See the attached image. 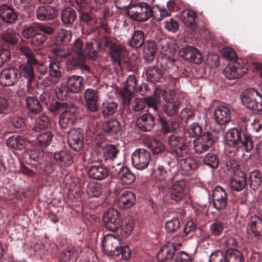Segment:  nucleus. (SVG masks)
Listing matches in <instances>:
<instances>
[{"label": "nucleus", "instance_id": "obj_27", "mask_svg": "<svg viewBox=\"0 0 262 262\" xmlns=\"http://www.w3.org/2000/svg\"><path fill=\"white\" fill-rule=\"evenodd\" d=\"M177 51L169 47L163 48L161 52L160 58L161 65H166L168 67L169 64L172 65L176 61V54Z\"/></svg>", "mask_w": 262, "mask_h": 262}, {"label": "nucleus", "instance_id": "obj_34", "mask_svg": "<svg viewBox=\"0 0 262 262\" xmlns=\"http://www.w3.org/2000/svg\"><path fill=\"white\" fill-rule=\"evenodd\" d=\"M241 133L236 128L228 130L226 135V140L229 146L236 148L239 144Z\"/></svg>", "mask_w": 262, "mask_h": 262}, {"label": "nucleus", "instance_id": "obj_21", "mask_svg": "<svg viewBox=\"0 0 262 262\" xmlns=\"http://www.w3.org/2000/svg\"><path fill=\"white\" fill-rule=\"evenodd\" d=\"M182 56L186 60L193 62L195 64H200L203 61V56L196 48L187 46L182 49Z\"/></svg>", "mask_w": 262, "mask_h": 262}, {"label": "nucleus", "instance_id": "obj_55", "mask_svg": "<svg viewBox=\"0 0 262 262\" xmlns=\"http://www.w3.org/2000/svg\"><path fill=\"white\" fill-rule=\"evenodd\" d=\"M146 74L148 80L153 83L159 81L162 76L157 68L154 67L148 68L146 70Z\"/></svg>", "mask_w": 262, "mask_h": 262}, {"label": "nucleus", "instance_id": "obj_64", "mask_svg": "<svg viewBox=\"0 0 262 262\" xmlns=\"http://www.w3.org/2000/svg\"><path fill=\"white\" fill-rule=\"evenodd\" d=\"M202 127L197 123L190 125L188 129V133L191 137L200 136L202 133Z\"/></svg>", "mask_w": 262, "mask_h": 262}, {"label": "nucleus", "instance_id": "obj_50", "mask_svg": "<svg viewBox=\"0 0 262 262\" xmlns=\"http://www.w3.org/2000/svg\"><path fill=\"white\" fill-rule=\"evenodd\" d=\"M194 152L197 154H202L211 148L207 144L200 138L195 139L193 142Z\"/></svg>", "mask_w": 262, "mask_h": 262}, {"label": "nucleus", "instance_id": "obj_6", "mask_svg": "<svg viewBox=\"0 0 262 262\" xmlns=\"http://www.w3.org/2000/svg\"><path fill=\"white\" fill-rule=\"evenodd\" d=\"M168 142L171 149L176 156L185 157L188 156V147L184 135H171L168 138Z\"/></svg>", "mask_w": 262, "mask_h": 262}, {"label": "nucleus", "instance_id": "obj_14", "mask_svg": "<svg viewBox=\"0 0 262 262\" xmlns=\"http://www.w3.org/2000/svg\"><path fill=\"white\" fill-rule=\"evenodd\" d=\"M83 134L80 129H71L68 136L69 146L75 151H79L82 147Z\"/></svg>", "mask_w": 262, "mask_h": 262}, {"label": "nucleus", "instance_id": "obj_22", "mask_svg": "<svg viewBox=\"0 0 262 262\" xmlns=\"http://www.w3.org/2000/svg\"><path fill=\"white\" fill-rule=\"evenodd\" d=\"M136 201L135 193L130 191H126L121 194L118 198V206L119 208L126 210L133 206Z\"/></svg>", "mask_w": 262, "mask_h": 262}, {"label": "nucleus", "instance_id": "obj_23", "mask_svg": "<svg viewBox=\"0 0 262 262\" xmlns=\"http://www.w3.org/2000/svg\"><path fill=\"white\" fill-rule=\"evenodd\" d=\"M88 176L92 179L103 180L108 176V170L102 165H93L88 170Z\"/></svg>", "mask_w": 262, "mask_h": 262}, {"label": "nucleus", "instance_id": "obj_48", "mask_svg": "<svg viewBox=\"0 0 262 262\" xmlns=\"http://www.w3.org/2000/svg\"><path fill=\"white\" fill-rule=\"evenodd\" d=\"M72 37L71 31L63 29H58L56 32V39L62 43L67 44L69 42Z\"/></svg>", "mask_w": 262, "mask_h": 262}, {"label": "nucleus", "instance_id": "obj_26", "mask_svg": "<svg viewBox=\"0 0 262 262\" xmlns=\"http://www.w3.org/2000/svg\"><path fill=\"white\" fill-rule=\"evenodd\" d=\"M248 227L254 237L258 239L262 238V218L256 215L252 216Z\"/></svg>", "mask_w": 262, "mask_h": 262}, {"label": "nucleus", "instance_id": "obj_25", "mask_svg": "<svg viewBox=\"0 0 262 262\" xmlns=\"http://www.w3.org/2000/svg\"><path fill=\"white\" fill-rule=\"evenodd\" d=\"M37 18L41 21L53 20L57 16V11L50 6L39 7L36 11Z\"/></svg>", "mask_w": 262, "mask_h": 262}, {"label": "nucleus", "instance_id": "obj_18", "mask_svg": "<svg viewBox=\"0 0 262 262\" xmlns=\"http://www.w3.org/2000/svg\"><path fill=\"white\" fill-rule=\"evenodd\" d=\"M120 243L119 239L114 235L107 234L103 241L104 250L109 252L112 256H118L117 250L119 247Z\"/></svg>", "mask_w": 262, "mask_h": 262}, {"label": "nucleus", "instance_id": "obj_42", "mask_svg": "<svg viewBox=\"0 0 262 262\" xmlns=\"http://www.w3.org/2000/svg\"><path fill=\"white\" fill-rule=\"evenodd\" d=\"M27 155L31 161L36 162L38 164H42L44 162L43 160V153L39 149H36L32 146L31 148L28 149Z\"/></svg>", "mask_w": 262, "mask_h": 262}, {"label": "nucleus", "instance_id": "obj_16", "mask_svg": "<svg viewBox=\"0 0 262 262\" xmlns=\"http://www.w3.org/2000/svg\"><path fill=\"white\" fill-rule=\"evenodd\" d=\"M84 99L86 106L90 111L96 112L98 110L99 96L97 91L93 89H87L84 93Z\"/></svg>", "mask_w": 262, "mask_h": 262}, {"label": "nucleus", "instance_id": "obj_38", "mask_svg": "<svg viewBox=\"0 0 262 262\" xmlns=\"http://www.w3.org/2000/svg\"><path fill=\"white\" fill-rule=\"evenodd\" d=\"M250 187L254 191L257 190L261 185V176L258 170H254L250 172L249 177Z\"/></svg>", "mask_w": 262, "mask_h": 262}, {"label": "nucleus", "instance_id": "obj_57", "mask_svg": "<svg viewBox=\"0 0 262 262\" xmlns=\"http://www.w3.org/2000/svg\"><path fill=\"white\" fill-rule=\"evenodd\" d=\"M86 191L90 196L99 197L102 193L101 185L98 183L90 184L88 185Z\"/></svg>", "mask_w": 262, "mask_h": 262}, {"label": "nucleus", "instance_id": "obj_51", "mask_svg": "<svg viewBox=\"0 0 262 262\" xmlns=\"http://www.w3.org/2000/svg\"><path fill=\"white\" fill-rule=\"evenodd\" d=\"M144 40V33L141 30L135 31L130 41V45L135 48L141 47Z\"/></svg>", "mask_w": 262, "mask_h": 262}, {"label": "nucleus", "instance_id": "obj_49", "mask_svg": "<svg viewBox=\"0 0 262 262\" xmlns=\"http://www.w3.org/2000/svg\"><path fill=\"white\" fill-rule=\"evenodd\" d=\"M180 165L181 169L186 172L193 170L197 167L195 161L190 157L184 158L180 160Z\"/></svg>", "mask_w": 262, "mask_h": 262}, {"label": "nucleus", "instance_id": "obj_30", "mask_svg": "<svg viewBox=\"0 0 262 262\" xmlns=\"http://www.w3.org/2000/svg\"><path fill=\"white\" fill-rule=\"evenodd\" d=\"M157 48L155 42L153 40H148L146 42L143 48V55L145 60L150 63L155 58Z\"/></svg>", "mask_w": 262, "mask_h": 262}, {"label": "nucleus", "instance_id": "obj_7", "mask_svg": "<svg viewBox=\"0 0 262 262\" xmlns=\"http://www.w3.org/2000/svg\"><path fill=\"white\" fill-rule=\"evenodd\" d=\"M151 159L149 151L144 148L136 149L132 155V161L137 169L143 170L147 167Z\"/></svg>", "mask_w": 262, "mask_h": 262}, {"label": "nucleus", "instance_id": "obj_11", "mask_svg": "<svg viewBox=\"0 0 262 262\" xmlns=\"http://www.w3.org/2000/svg\"><path fill=\"white\" fill-rule=\"evenodd\" d=\"M187 193V181L185 179L176 181L170 190V198L177 202L183 199Z\"/></svg>", "mask_w": 262, "mask_h": 262}, {"label": "nucleus", "instance_id": "obj_40", "mask_svg": "<svg viewBox=\"0 0 262 262\" xmlns=\"http://www.w3.org/2000/svg\"><path fill=\"white\" fill-rule=\"evenodd\" d=\"M103 129L111 135H116L120 130V124L116 119L110 120L104 123Z\"/></svg>", "mask_w": 262, "mask_h": 262}, {"label": "nucleus", "instance_id": "obj_36", "mask_svg": "<svg viewBox=\"0 0 262 262\" xmlns=\"http://www.w3.org/2000/svg\"><path fill=\"white\" fill-rule=\"evenodd\" d=\"M77 18L76 11L70 7H67L62 10L61 13L62 22L64 24L73 23Z\"/></svg>", "mask_w": 262, "mask_h": 262}, {"label": "nucleus", "instance_id": "obj_61", "mask_svg": "<svg viewBox=\"0 0 262 262\" xmlns=\"http://www.w3.org/2000/svg\"><path fill=\"white\" fill-rule=\"evenodd\" d=\"M239 143H241L247 152L251 151L254 147L252 139L250 135L243 134V137L240 136Z\"/></svg>", "mask_w": 262, "mask_h": 262}, {"label": "nucleus", "instance_id": "obj_32", "mask_svg": "<svg viewBox=\"0 0 262 262\" xmlns=\"http://www.w3.org/2000/svg\"><path fill=\"white\" fill-rule=\"evenodd\" d=\"M28 143V141L20 136H12L7 140L8 146L14 149L22 150Z\"/></svg>", "mask_w": 262, "mask_h": 262}, {"label": "nucleus", "instance_id": "obj_19", "mask_svg": "<svg viewBox=\"0 0 262 262\" xmlns=\"http://www.w3.org/2000/svg\"><path fill=\"white\" fill-rule=\"evenodd\" d=\"M246 185V175L241 170H236L231 177L230 186L232 190L239 191L243 190Z\"/></svg>", "mask_w": 262, "mask_h": 262}, {"label": "nucleus", "instance_id": "obj_33", "mask_svg": "<svg viewBox=\"0 0 262 262\" xmlns=\"http://www.w3.org/2000/svg\"><path fill=\"white\" fill-rule=\"evenodd\" d=\"M196 16L195 12L190 9H185L182 12L181 20L183 23L188 27L194 28L196 26Z\"/></svg>", "mask_w": 262, "mask_h": 262}, {"label": "nucleus", "instance_id": "obj_45", "mask_svg": "<svg viewBox=\"0 0 262 262\" xmlns=\"http://www.w3.org/2000/svg\"><path fill=\"white\" fill-rule=\"evenodd\" d=\"M180 104L179 101H166L163 107V110L165 114L168 116H173L179 111Z\"/></svg>", "mask_w": 262, "mask_h": 262}, {"label": "nucleus", "instance_id": "obj_28", "mask_svg": "<svg viewBox=\"0 0 262 262\" xmlns=\"http://www.w3.org/2000/svg\"><path fill=\"white\" fill-rule=\"evenodd\" d=\"M83 81V78L81 76H72L70 77L67 81L69 91L74 93H78L82 87Z\"/></svg>", "mask_w": 262, "mask_h": 262}, {"label": "nucleus", "instance_id": "obj_41", "mask_svg": "<svg viewBox=\"0 0 262 262\" xmlns=\"http://www.w3.org/2000/svg\"><path fill=\"white\" fill-rule=\"evenodd\" d=\"M175 249L173 247L169 248L163 247L157 254V258L160 261L171 260L174 255Z\"/></svg>", "mask_w": 262, "mask_h": 262}, {"label": "nucleus", "instance_id": "obj_60", "mask_svg": "<svg viewBox=\"0 0 262 262\" xmlns=\"http://www.w3.org/2000/svg\"><path fill=\"white\" fill-rule=\"evenodd\" d=\"M53 53L56 56L63 58L69 56L71 51L68 48H65L63 45H57L52 48Z\"/></svg>", "mask_w": 262, "mask_h": 262}, {"label": "nucleus", "instance_id": "obj_17", "mask_svg": "<svg viewBox=\"0 0 262 262\" xmlns=\"http://www.w3.org/2000/svg\"><path fill=\"white\" fill-rule=\"evenodd\" d=\"M214 120L220 125H226L231 120V113L228 107L224 105L217 107L214 112Z\"/></svg>", "mask_w": 262, "mask_h": 262}, {"label": "nucleus", "instance_id": "obj_15", "mask_svg": "<svg viewBox=\"0 0 262 262\" xmlns=\"http://www.w3.org/2000/svg\"><path fill=\"white\" fill-rule=\"evenodd\" d=\"M136 124L140 130L144 132H150L155 126V118L151 114H144L137 118Z\"/></svg>", "mask_w": 262, "mask_h": 262}, {"label": "nucleus", "instance_id": "obj_58", "mask_svg": "<svg viewBox=\"0 0 262 262\" xmlns=\"http://www.w3.org/2000/svg\"><path fill=\"white\" fill-rule=\"evenodd\" d=\"M225 228V224L219 221L212 223L209 227L211 233L215 236L221 235Z\"/></svg>", "mask_w": 262, "mask_h": 262}, {"label": "nucleus", "instance_id": "obj_52", "mask_svg": "<svg viewBox=\"0 0 262 262\" xmlns=\"http://www.w3.org/2000/svg\"><path fill=\"white\" fill-rule=\"evenodd\" d=\"M19 35L11 29H7L2 35V39L5 42L11 44L16 43L18 40Z\"/></svg>", "mask_w": 262, "mask_h": 262}, {"label": "nucleus", "instance_id": "obj_63", "mask_svg": "<svg viewBox=\"0 0 262 262\" xmlns=\"http://www.w3.org/2000/svg\"><path fill=\"white\" fill-rule=\"evenodd\" d=\"M84 52L87 57L91 59L95 60L97 57V51L94 49L93 42H87L84 47Z\"/></svg>", "mask_w": 262, "mask_h": 262}, {"label": "nucleus", "instance_id": "obj_43", "mask_svg": "<svg viewBox=\"0 0 262 262\" xmlns=\"http://www.w3.org/2000/svg\"><path fill=\"white\" fill-rule=\"evenodd\" d=\"M77 57H73L69 60V63L74 68H79L85 71H89V68L85 64V57L84 54L77 55Z\"/></svg>", "mask_w": 262, "mask_h": 262}, {"label": "nucleus", "instance_id": "obj_53", "mask_svg": "<svg viewBox=\"0 0 262 262\" xmlns=\"http://www.w3.org/2000/svg\"><path fill=\"white\" fill-rule=\"evenodd\" d=\"M203 162L206 165L212 168H216L219 164L217 156L212 152L208 153L203 159Z\"/></svg>", "mask_w": 262, "mask_h": 262}, {"label": "nucleus", "instance_id": "obj_24", "mask_svg": "<svg viewBox=\"0 0 262 262\" xmlns=\"http://www.w3.org/2000/svg\"><path fill=\"white\" fill-rule=\"evenodd\" d=\"M54 159L62 168L70 166L73 162L72 154L67 150L55 152L54 155Z\"/></svg>", "mask_w": 262, "mask_h": 262}, {"label": "nucleus", "instance_id": "obj_13", "mask_svg": "<svg viewBox=\"0 0 262 262\" xmlns=\"http://www.w3.org/2000/svg\"><path fill=\"white\" fill-rule=\"evenodd\" d=\"M49 75L44 79L42 83L46 85H50L52 83H57L56 80L61 77L62 68L60 63L56 60H52L49 65Z\"/></svg>", "mask_w": 262, "mask_h": 262}, {"label": "nucleus", "instance_id": "obj_9", "mask_svg": "<svg viewBox=\"0 0 262 262\" xmlns=\"http://www.w3.org/2000/svg\"><path fill=\"white\" fill-rule=\"evenodd\" d=\"M19 78L18 70L16 68L4 69L0 72V84L4 86L14 85Z\"/></svg>", "mask_w": 262, "mask_h": 262}, {"label": "nucleus", "instance_id": "obj_46", "mask_svg": "<svg viewBox=\"0 0 262 262\" xmlns=\"http://www.w3.org/2000/svg\"><path fill=\"white\" fill-rule=\"evenodd\" d=\"M146 146L151 149L154 154H158L163 151L164 147L162 143L155 139H150L145 142Z\"/></svg>", "mask_w": 262, "mask_h": 262}, {"label": "nucleus", "instance_id": "obj_54", "mask_svg": "<svg viewBox=\"0 0 262 262\" xmlns=\"http://www.w3.org/2000/svg\"><path fill=\"white\" fill-rule=\"evenodd\" d=\"M11 100L5 97L0 96V114H8L12 111Z\"/></svg>", "mask_w": 262, "mask_h": 262}, {"label": "nucleus", "instance_id": "obj_44", "mask_svg": "<svg viewBox=\"0 0 262 262\" xmlns=\"http://www.w3.org/2000/svg\"><path fill=\"white\" fill-rule=\"evenodd\" d=\"M36 136L38 143L40 146L43 147L49 146L53 139V134L50 131L40 133Z\"/></svg>", "mask_w": 262, "mask_h": 262}, {"label": "nucleus", "instance_id": "obj_31", "mask_svg": "<svg viewBox=\"0 0 262 262\" xmlns=\"http://www.w3.org/2000/svg\"><path fill=\"white\" fill-rule=\"evenodd\" d=\"M26 105L29 112L33 114H38L42 111V105L36 97H27Z\"/></svg>", "mask_w": 262, "mask_h": 262}, {"label": "nucleus", "instance_id": "obj_35", "mask_svg": "<svg viewBox=\"0 0 262 262\" xmlns=\"http://www.w3.org/2000/svg\"><path fill=\"white\" fill-rule=\"evenodd\" d=\"M118 108V104L112 100H106L101 105L102 114L104 117L114 115Z\"/></svg>", "mask_w": 262, "mask_h": 262}, {"label": "nucleus", "instance_id": "obj_37", "mask_svg": "<svg viewBox=\"0 0 262 262\" xmlns=\"http://www.w3.org/2000/svg\"><path fill=\"white\" fill-rule=\"evenodd\" d=\"M134 221L130 216H125L122 219L121 234L122 237H127L132 232L134 229Z\"/></svg>", "mask_w": 262, "mask_h": 262}, {"label": "nucleus", "instance_id": "obj_62", "mask_svg": "<svg viewBox=\"0 0 262 262\" xmlns=\"http://www.w3.org/2000/svg\"><path fill=\"white\" fill-rule=\"evenodd\" d=\"M49 124V119L45 115H41L36 119V126L33 128V130L37 132L40 129L47 127Z\"/></svg>", "mask_w": 262, "mask_h": 262}, {"label": "nucleus", "instance_id": "obj_2", "mask_svg": "<svg viewBox=\"0 0 262 262\" xmlns=\"http://www.w3.org/2000/svg\"><path fill=\"white\" fill-rule=\"evenodd\" d=\"M19 49L22 54L27 57V61L24 64L19 66L18 74L19 77L22 76L31 83L35 77L34 67L38 66L39 62L29 48L21 47Z\"/></svg>", "mask_w": 262, "mask_h": 262}, {"label": "nucleus", "instance_id": "obj_29", "mask_svg": "<svg viewBox=\"0 0 262 262\" xmlns=\"http://www.w3.org/2000/svg\"><path fill=\"white\" fill-rule=\"evenodd\" d=\"M118 177L121 182L125 185H130L136 180L135 174L126 166L119 168Z\"/></svg>", "mask_w": 262, "mask_h": 262}, {"label": "nucleus", "instance_id": "obj_12", "mask_svg": "<svg viewBox=\"0 0 262 262\" xmlns=\"http://www.w3.org/2000/svg\"><path fill=\"white\" fill-rule=\"evenodd\" d=\"M228 195L226 190L220 186H216L212 192V201L214 207L218 210L225 208Z\"/></svg>", "mask_w": 262, "mask_h": 262}, {"label": "nucleus", "instance_id": "obj_5", "mask_svg": "<svg viewBox=\"0 0 262 262\" xmlns=\"http://www.w3.org/2000/svg\"><path fill=\"white\" fill-rule=\"evenodd\" d=\"M241 99L248 108L256 112L262 110V97L256 90H249L242 95Z\"/></svg>", "mask_w": 262, "mask_h": 262}, {"label": "nucleus", "instance_id": "obj_47", "mask_svg": "<svg viewBox=\"0 0 262 262\" xmlns=\"http://www.w3.org/2000/svg\"><path fill=\"white\" fill-rule=\"evenodd\" d=\"M103 157L105 161L113 160L117 157L118 151L115 145L107 144L103 148Z\"/></svg>", "mask_w": 262, "mask_h": 262}, {"label": "nucleus", "instance_id": "obj_59", "mask_svg": "<svg viewBox=\"0 0 262 262\" xmlns=\"http://www.w3.org/2000/svg\"><path fill=\"white\" fill-rule=\"evenodd\" d=\"M180 226V222L178 218L173 217L165 223V229L167 232H175Z\"/></svg>", "mask_w": 262, "mask_h": 262}, {"label": "nucleus", "instance_id": "obj_39", "mask_svg": "<svg viewBox=\"0 0 262 262\" xmlns=\"http://www.w3.org/2000/svg\"><path fill=\"white\" fill-rule=\"evenodd\" d=\"M225 262H243L244 257L242 254L235 249H228L226 251Z\"/></svg>", "mask_w": 262, "mask_h": 262}, {"label": "nucleus", "instance_id": "obj_20", "mask_svg": "<svg viewBox=\"0 0 262 262\" xmlns=\"http://www.w3.org/2000/svg\"><path fill=\"white\" fill-rule=\"evenodd\" d=\"M0 18L5 23L14 24L17 19V15L14 9L6 4L0 5Z\"/></svg>", "mask_w": 262, "mask_h": 262}, {"label": "nucleus", "instance_id": "obj_1", "mask_svg": "<svg viewBox=\"0 0 262 262\" xmlns=\"http://www.w3.org/2000/svg\"><path fill=\"white\" fill-rule=\"evenodd\" d=\"M50 110L62 111L59 116V124L61 128H70L74 125L76 119V109L71 104L56 101L51 104Z\"/></svg>", "mask_w": 262, "mask_h": 262}, {"label": "nucleus", "instance_id": "obj_4", "mask_svg": "<svg viewBox=\"0 0 262 262\" xmlns=\"http://www.w3.org/2000/svg\"><path fill=\"white\" fill-rule=\"evenodd\" d=\"M122 216L118 210L109 208L103 215V221L105 227L110 231L115 232L121 226Z\"/></svg>", "mask_w": 262, "mask_h": 262}, {"label": "nucleus", "instance_id": "obj_56", "mask_svg": "<svg viewBox=\"0 0 262 262\" xmlns=\"http://www.w3.org/2000/svg\"><path fill=\"white\" fill-rule=\"evenodd\" d=\"M154 178L156 181L163 182L166 180L168 176L166 168L163 165H159L157 169L154 171Z\"/></svg>", "mask_w": 262, "mask_h": 262}, {"label": "nucleus", "instance_id": "obj_8", "mask_svg": "<svg viewBox=\"0 0 262 262\" xmlns=\"http://www.w3.org/2000/svg\"><path fill=\"white\" fill-rule=\"evenodd\" d=\"M246 70L247 69L244 67L241 60L237 59L225 68L224 74L227 79L234 80L242 77L246 72Z\"/></svg>", "mask_w": 262, "mask_h": 262}, {"label": "nucleus", "instance_id": "obj_3", "mask_svg": "<svg viewBox=\"0 0 262 262\" xmlns=\"http://www.w3.org/2000/svg\"><path fill=\"white\" fill-rule=\"evenodd\" d=\"M126 14L138 21H145L152 15L150 6L144 2H140L130 5L126 10Z\"/></svg>", "mask_w": 262, "mask_h": 262}, {"label": "nucleus", "instance_id": "obj_10", "mask_svg": "<svg viewBox=\"0 0 262 262\" xmlns=\"http://www.w3.org/2000/svg\"><path fill=\"white\" fill-rule=\"evenodd\" d=\"M125 47L121 44L112 43L109 54L114 68L118 71L121 69L122 61L125 53Z\"/></svg>", "mask_w": 262, "mask_h": 262}]
</instances>
